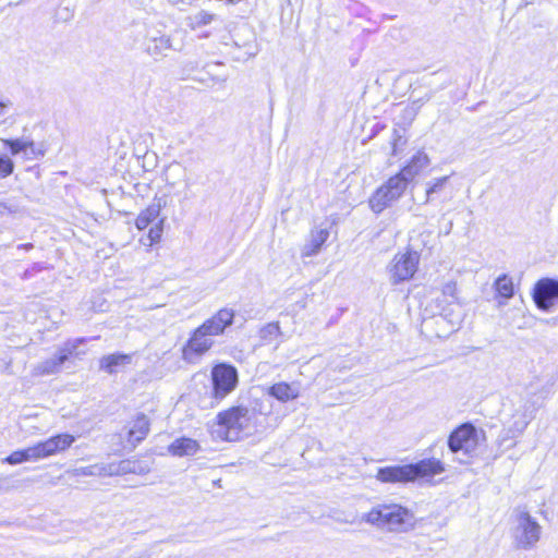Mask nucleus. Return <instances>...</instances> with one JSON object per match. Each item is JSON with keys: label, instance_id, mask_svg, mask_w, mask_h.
<instances>
[{"label": "nucleus", "instance_id": "412c9836", "mask_svg": "<svg viewBox=\"0 0 558 558\" xmlns=\"http://www.w3.org/2000/svg\"><path fill=\"white\" fill-rule=\"evenodd\" d=\"M268 395L280 402H288L299 397L300 391L298 386L280 381L274 384L268 388Z\"/></svg>", "mask_w": 558, "mask_h": 558}, {"label": "nucleus", "instance_id": "f704fd0d", "mask_svg": "<svg viewBox=\"0 0 558 558\" xmlns=\"http://www.w3.org/2000/svg\"><path fill=\"white\" fill-rule=\"evenodd\" d=\"M165 218H161L155 226L149 229L148 239L149 245H153L160 241L163 231Z\"/></svg>", "mask_w": 558, "mask_h": 558}, {"label": "nucleus", "instance_id": "dca6fc26", "mask_svg": "<svg viewBox=\"0 0 558 558\" xmlns=\"http://www.w3.org/2000/svg\"><path fill=\"white\" fill-rule=\"evenodd\" d=\"M233 44L244 49V58L248 59L258 53L255 33L253 28L246 24L238 27L232 35Z\"/></svg>", "mask_w": 558, "mask_h": 558}, {"label": "nucleus", "instance_id": "b1692460", "mask_svg": "<svg viewBox=\"0 0 558 558\" xmlns=\"http://www.w3.org/2000/svg\"><path fill=\"white\" fill-rule=\"evenodd\" d=\"M171 49V40L167 35L149 37L146 41V51L154 58L167 56Z\"/></svg>", "mask_w": 558, "mask_h": 558}, {"label": "nucleus", "instance_id": "7c9ffc66", "mask_svg": "<svg viewBox=\"0 0 558 558\" xmlns=\"http://www.w3.org/2000/svg\"><path fill=\"white\" fill-rule=\"evenodd\" d=\"M448 180H449V177L446 175V177L437 178V179H434L433 181H429L427 183L425 203H429L433 199L434 194L440 193L445 189Z\"/></svg>", "mask_w": 558, "mask_h": 558}, {"label": "nucleus", "instance_id": "f8f14e48", "mask_svg": "<svg viewBox=\"0 0 558 558\" xmlns=\"http://www.w3.org/2000/svg\"><path fill=\"white\" fill-rule=\"evenodd\" d=\"M533 301L542 311H549L558 300V280L544 278L536 282L533 289Z\"/></svg>", "mask_w": 558, "mask_h": 558}, {"label": "nucleus", "instance_id": "a19ab883", "mask_svg": "<svg viewBox=\"0 0 558 558\" xmlns=\"http://www.w3.org/2000/svg\"><path fill=\"white\" fill-rule=\"evenodd\" d=\"M148 468L142 465L138 462L134 461V471H132L133 474H146L148 472Z\"/></svg>", "mask_w": 558, "mask_h": 558}, {"label": "nucleus", "instance_id": "1a4fd4ad", "mask_svg": "<svg viewBox=\"0 0 558 558\" xmlns=\"http://www.w3.org/2000/svg\"><path fill=\"white\" fill-rule=\"evenodd\" d=\"M418 260L420 256L416 252L397 254L388 266L391 283L398 284L410 280L417 270Z\"/></svg>", "mask_w": 558, "mask_h": 558}, {"label": "nucleus", "instance_id": "473e14b6", "mask_svg": "<svg viewBox=\"0 0 558 558\" xmlns=\"http://www.w3.org/2000/svg\"><path fill=\"white\" fill-rule=\"evenodd\" d=\"M22 210L21 204L15 198L0 201V216L15 215Z\"/></svg>", "mask_w": 558, "mask_h": 558}, {"label": "nucleus", "instance_id": "ea45409f", "mask_svg": "<svg viewBox=\"0 0 558 558\" xmlns=\"http://www.w3.org/2000/svg\"><path fill=\"white\" fill-rule=\"evenodd\" d=\"M13 488L9 477H0V493L9 492Z\"/></svg>", "mask_w": 558, "mask_h": 558}, {"label": "nucleus", "instance_id": "a211bd4d", "mask_svg": "<svg viewBox=\"0 0 558 558\" xmlns=\"http://www.w3.org/2000/svg\"><path fill=\"white\" fill-rule=\"evenodd\" d=\"M428 165V156L423 151H418L411 158L410 162L399 171V173L408 182H412L415 179V177L418 175L421 171L425 169Z\"/></svg>", "mask_w": 558, "mask_h": 558}, {"label": "nucleus", "instance_id": "393cba45", "mask_svg": "<svg viewBox=\"0 0 558 558\" xmlns=\"http://www.w3.org/2000/svg\"><path fill=\"white\" fill-rule=\"evenodd\" d=\"M430 99L429 95H426L425 97L418 98L416 100H413L410 105L404 107L399 116L398 124L405 129L409 126L415 117L417 116L421 107L425 101H428Z\"/></svg>", "mask_w": 558, "mask_h": 558}, {"label": "nucleus", "instance_id": "bb28decb", "mask_svg": "<svg viewBox=\"0 0 558 558\" xmlns=\"http://www.w3.org/2000/svg\"><path fill=\"white\" fill-rule=\"evenodd\" d=\"M218 19V16L215 13H210L206 10H199L195 14L189 16L186 19L187 25L192 29H197L204 26H207L215 22Z\"/></svg>", "mask_w": 558, "mask_h": 558}, {"label": "nucleus", "instance_id": "37998d69", "mask_svg": "<svg viewBox=\"0 0 558 558\" xmlns=\"http://www.w3.org/2000/svg\"><path fill=\"white\" fill-rule=\"evenodd\" d=\"M34 247V245L32 243H25V244H20L17 246L19 250H25V251H29Z\"/></svg>", "mask_w": 558, "mask_h": 558}, {"label": "nucleus", "instance_id": "c9c22d12", "mask_svg": "<svg viewBox=\"0 0 558 558\" xmlns=\"http://www.w3.org/2000/svg\"><path fill=\"white\" fill-rule=\"evenodd\" d=\"M26 461L27 459L23 449L13 451L11 454H9L2 460L3 463H8L11 465L20 464Z\"/></svg>", "mask_w": 558, "mask_h": 558}, {"label": "nucleus", "instance_id": "f03ea898", "mask_svg": "<svg viewBox=\"0 0 558 558\" xmlns=\"http://www.w3.org/2000/svg\"><path fill=\"white\" fill-rule=\"evenodd\" d=\"M444 471V463L438 459L430 458L415 463L379 468L375 477L386 484H408L432 477Z\"/></svg>", "mask_w": 558, "mask_h": 558}, {"label": "nucleus", "instance_id": "72a5a7b5", "mask_svg": "<svg viewBox=\"0 0 558 558\" xmlns=\"http://www.w3.org/2000/svg\"><path fill=\"white\" fill-rule=\"evenodd\" d=\"M14 171V162L7 155H0V178L4 179Z\"/></svg>", "mask_w": 558, "mask_h": 558}, {"label": "nucleus", "instance_id": "9b49d317", "mask_svg": "<svg viewBox=\"0 0 558 558\" xmlns=\"http://www.w3.org/2000/svg\"><path fill=\"white\" fill-rule=\"evenodd\" d=\"M478 445V432L470 423L456 428L448 438V447L452 452L472 453Z\"/></svg>", "mask_w": 558, "mask_h": 558}, {"label": "nucleus", "instance_id": "6e6552de", "mask_svg": "<svg viewBox=\"0 0 558 558\" xmlns=\"http://www.w3.org/2000/svg\"><path fill=\"white\" fill-rule=\"evenodd\" d=\"M74 441L73 435L58 434L23 450L27 461H37L66 450Z\"/></svg>", "mask_w": 558, "mask_h": 558}, {"label": "nucleus", "instance_id": "39448f33", "mask_svg": "<svg viewBox=\"0 0 558 558\" xmlns=\"http://www.w3.org/2000/svg\"><path fill=\"white\" fill-rule=\"evenodd\" d=\"M539 408L541 404L533 398H529L520 404L512 414V417L505 424L504 433L498 439L499 447L505 449L514 447L515 442L508 444V441L523 434Z\"/></svg>", "mask_w": 558, "mask_h": 558}, {"label": "nucleus", "instance_id": "58836bf2", "mask_svg": "<svg viewBox=\"0 0 558 558\" xmlns=\"http://www.w3.org/2000/svg\"><path fill=\"white\" fill-rule=\"evenodd\" d=\"M44 269V266L41 263H34L33 266L28 269H26L22 276L23 279H29L34 276V274H37Z\"/></svg>", "mask_w": 558, "mask_h": 558}, {"label": "nucleus", "instance_id": "7ed1b4c3", "mask_svg": "<svg viewBox=\"0 0 558 558\" xmlns=\"http://www.w3.org/2000/svg\"><path fill=\"white\" fill-rule=\"evenodd\" d=\"M362 521L390 532H408L415 525L413 513L397 504L377 505L362 515Z\"/></svg>", "mask_w": 558, "mask_h": 558}, {"label": "nucleus", "instance_id": "2eb2a0df", "mask_svg": "<svg viewBox=\"0 0 558 558\" xmlns=\"http://www.w3.org/2000/svg\"><path fill=\"white\" fill-rule=\"evenodd\" d=\"M234 311L231 308H221L213 317L205 320L201 327L209 336H219L226 328L233 324Z\"/></svg>", "mask_w": 558, "mask_h": 558}, {"label": "nucleus", "instance_id": "423d86ee", "mask_svg": "<svg viewBox=\"0 0 558 558\" xmlns=\"http://www.w3.org/2000/svg\"><path fill=\"white\" fill-rule=\"evenodd\" d=\"M409 183L399 172L390 177L371 196L368 201L371 209L376 214L384 211L404 194Z\"/></svg>", "mask_w": 558, "mask_h": 558}, {"label": "nucleus", "instance_id": "aec40b11", "mask_svg": "<svg viewBox=\"0 0 558 558\" xmlns=\"http://www.w3.org/2000/svg\"><path fill=\"white\" fill-rule=\"evenodd\" d=\"M328 238V229L312 230L310 238L302 250V255L308 257L317 254Z\"/></svg>", "mask_w": 558, "mask_h": 558}, {"label": "nucleus", "instance_id": "0eeeda50", "mask_svg": "<svg viewBox=\"0 0 558 558\" xmlns=\"http://www.w3.org/2000/svg\"><path fill=\"white\" fill-rule=\"evenodd\" d=\"M211 397L217 402L223 400L230 395L238 386L239 374L238 369L230 364L220 363L211 368Z\"/></svg>", "mask_w": 558, "mask_h": 558}, {"label": "nucleus", "instance_id": "5701e85b", "mask_svg": "<svg viewBox=\"0 0 558 558\" xmlns=\"http://www.w3.org/2000/svg\"><path fill=\"white\" fill-rule=\"evenodd\" d=\"M149 426L148 417L143 413L138 414L129 430V441L132 442L133 446L140 444L148 435Z\"/></svg>", "mask_w": 558, "mask_h": 558}, {"label": "nucleus", "instance_id": "c85d7f7f", "mask_svg": "<svg viewBox=\"0 0 558 558\" xmlns=\"http://www.w3.org/2000/svg\"><path fill=\"white\" fill-rule=\"evenodd\" d=\"M280 327L278 323H269L259 329V338L263 343H271L280 336Z\"/></svg>", "mask_w": 558, "mask_h": 558}, {"label": "nucleus", "instance_id": "c756f323", "mask_svg": "<svg viewBox=\"0 0 558 558\" xmlns=\"http://www.w3.org/2000/svg\"><path fill=\"white\" fill-rule=\"evenodd\" d=\"M106 464H94L74 470L76 476H107Z\"/></svg>", "mask_w": 558, "mask_h": 558}, {"label": "nucleus", "instance_id": "a878e982", "mask_svg": "<svg viewBox=\"0 0 558 558\" xmlns=\"http://www.w3.org/2000/svg\"><path fill=\"white\" fill-rule=\"evenodd\" d=\"M494 289L497 292V296L502 298L506 301L514 295L512 279L507 274H502L497 277L494 282Z\"/></svg>", "mask_w": 558, "mask_h": 558}, {"label": "nucleus", "instance_id": "ddd939ff", "mask_svg": "<svg viewBox=\"0 0 558 558\" xmlns=\"http://www.w3.org/2000/svg\"><path fill=\"white\" fill-rule=\"evenodd\" d=\"M213 344L214 340L199 326L193 331L192 336L183 347V359L191 362L194 357L206 353Z\"/></svg>", "mask_w": 558, "mask_h": 558}, {"label": "nucleus", "instance_id": "f257e3e1", "mask_svg": "<svg viewBox=\"0 0 558 558\" xmlns=\"http://www.w3.org/2000/svg\"><path fill=\"white\" fill-rule=\"evenodd\" d=\"M258 416L254 409L245 407H231L218 413L216 421L210 425L213 438L225 441H236L242 434L250 435L257 430Z\"/></svg>", "mask_w": 558, "mask_h": 558}, {"label": "nucleus", "instance_id": "79ce46f5", "mask_svg": "<svg viewBox=\"0 0 558 558\" xmlns=\"http://www.w3.org/2000/svg\"><path fill=\"white\" fill-rule=\"evenodd\" d=\"M12 106L10 100H1L0 101V117L7 113V110Z\"/></svg>", "mask_w": 558, "mask_h": 558}, {"label": "nucleus", "instance_id": "f3484780", "mask_svg": "<svg viewBox=\"0 0 558 558\" xmlns=\"http://www.w3.org/2000/svg\"><path fill=\"white\" fill-rule=\"evenodd\" d=\"M132 357V354L120 352L108 354L99 360V368L112 375L131 364Z\"/></svg>", "mask_w": 558, "mask_h": 558}, {"label": "nucleus", "instance_id": "20e7f679", "mask_svg": "<svg viewBox=\"0 0 558 558\" xmlns=\"http://www.w3.org/2000/svg\"><path fill=\"white\" fill-rule=\"evenodd\" d=\"M510 533L514 548L531 550L541 539L542 526L527 510L515 508L511 513Z\"/></svg>", "mask_w": 558, "mask_h": 558}, {"label": "nucleus", "instance_id": "cd10ccee", "mask_svg": "<svg viewBox=\"0 0 558 558\" xmlns=\"http://www.w3.org/2000/svg\"><path fill=\"white\" fill-rule=\"evenodd\" d=\"M107 476H118L124 474H131L134 471V461L131 460H122L118 463H108L106 464Z\"/></svg>", "mask_w": 558, "mask_h": 558}, {"label": "nucleus", "instance_id": "9d476101", "mask_svg": "<svg viewBox=\"0 0 558 558\" xmlns=\"http://www.w3.org/2000/svg\"><path fill=\"white\" fill-rule=\"evenodd\" d=\"M83 342V338L66 341L52 357L38 363L35 366V373L43 376L59 373L64 362L75 353L78 345Z\"/></svg>", "mask_w": 558, "mask_h": 558}, {"label": "nucleus", "instance_id": "2f4dec72", "mask_svg": "<svg viewBox=\"0 0 558 558\" xmlns=\"http://www.w3.org/2000/svg\"><path fill=\"white\" fill-rule=\"evenodd\" d=\"M185 170L178 162L171 163L165 171L166 182L174 186L177 184V179L183 175Z\"/></svg>", "mask_w": 558, "mask_h": 558}, {"label": "nucleus", "instance_id": "4be33fe9", "mask_svg": "<svg viewBox=\"0 0 558 558\" xmlns=\"http://www.w3.org/2000/svg\"><path fill=\"white\" fill-rule=\"evenodd\" d=\"M199 450V445L196 440L187 437H181L171 442L168 451L172 456L185 457L193 456Z\"/></svg>", "mask_w": 558, "mask_h": 558}, {"label": "nucleus", "instance_id": "4468645a", "mask_svg": "<svg viewBox=\"0 0 558 558\" xmlns=\"http://www.w3.org/2000/svg\"><path fill=\"white\" fill-rule=\"evenodd\" d=\"M4 146L10 149L12 156L23 154L25 159L35 160L44 157L45 150L37 147L29 137L2 140Z\"/></svg>", "mask_w": 558, "mask_h": 558}, {"label": "nucleus", "instance_id": "6ab92c4d", "mask_svg": "<svg viewBox=\"0 0 558 558\" xmlns=\"http://www.w3.org/2000/svg\"><path fill=\"white\" fill-rule=\"evenodd\" d=\"M166 205V202L162 198H155L154 202L148 205V207L142 210L136 220L135 226L138 230L146 229L150 223H153L160 215L162 207Z\"/></svg>", "mask_w": 558, "mask_h": 558}, {"label": "nucleus", "instance_id": "4c0bfd02", "mask_svg": "<svg viewBox=\"0 0 558 558\" xmlns=\"http://www.w3.org/2000/svg\"><path fill=\"white\" fill-rule=\"evenodd\" d=\"M442 294L451 298L452 302L457 300V283L454 281H448L442 287Z\"/></svg>", "mask_w": 558, "mask_h": 558}, {"label": "nucleus", "instance_id": "e433bc0d", "mask_svg": "<svg viewBox=\"0 0 558 558\" xmlns=\"http://www.w3.org/2000/svg\"><path fill=\"white\" fill-rule=\"evenodd\" d=\"M407 144V140L400 133L399 130L395 129L392 134V154L397 155L399 147H402Z\"/></svg>", "mask_w": 558, "mask_h": 558}]
</instances>
